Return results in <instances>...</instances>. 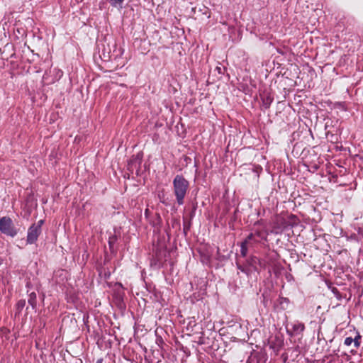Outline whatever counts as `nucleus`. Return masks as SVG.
<instances>
[{"label":"nucleus","instance_id":"nucleus-1","mask_svg":"<svg viewBox=\"0 0 363 363\" xmlns=\"http://www.w3.org/2000/svg\"><path fill=\"white\" fill-rule=\"evenodd\" d=\"M189 183L182 176L177 174L173 179V189L174 194L176 196L177 202L179 205H183L184 202V198L186 195Z\"/></svg>","mask_w":363,"mask_h":363},{"label":"nucleus","instance_id":"nucleus-2","mask_svg":"<svg viewBox=\"0 0 363 363\" xmlns=\"http://www.w3.org/2000/svg\"><path fill=\"white\" fill-rule=\"evenodd\" d=\"M0 231L11 238L18 234V230L15 228L13 220L11 218L4 216L0 218Z\"/></svg>","mask_w":363,"mask_h":363},{"label":"nucleus","instance_id":"nucleus-3","mask_svg":"<svg viewBox=\"0 0 363 363\" xmlns=\"http://www.w3.org/2000/svg\"><path fill=\"white\" fill-rule=\"evenodd\" d=\"M252 231L255 237L258 238V240H266L269 235L266 225L262 220H258L255 223Z\"/></svg>","mask_w":363,"mask_h":363},{"label":"nucleus","instance_id":"nucleus-4","mask_svg":"<svg viewBox=\"0 0 363 363\" xmlns=\"http://www.w3.org/2000/svg\"><path fill=\"white\" fill-rule=\"evenodd\" d=\"M41 231L39 229L36 228L35 226H33L32 225L28 229L27 233V238L26 243L28 245H32L35 243L40 235Z\"/></svg>","mask_w":363,"mask_h":363},{"label":"nucleus","instance_id":"nucleus-5","mask_svg":"<svg viewBox=\"0 0 363 363\" xmlns=\"http://www.w3.org/2000/svg\"><path fill=\"white\" fill-rule=\"evenodd\" d=\"M286 227V221L283 218L277 217L276 220L274 222L273 229L271 230V233L279 234L281 233Z\"/></svg>","mask_w":363,"mask_h":363},{"label":"nucleus","instance_id":"nucleus-6","mask_svg":"<svg viewBox=\"0 0 363 363\" xmlns=\"http://www.w3.org/2000/svg\"><path fill=\"white\" fill-rule=\"evenodd\" d=\"M305 330V325L303 323L296 321L292 323V330L294 334H299Z\"/></svg>","mask_w":363,"mask_h":363},{"label":"nucleus","instance_id":"nucleus-7","mask_svg":"<svg viewBox=\"0 0 363 363\" xmlns=\"http://www.w3.org/2000/svg\"><path fill=\"white\" fill-rule=\"evenodd\" d=\"M272 101H273V98L270 95H265L262 97V106L266 109L269 108Z\"/></svg>","mask_w":363,"mask_h":363},{"label":"nucleus","instance_id":"nucleus-8","mask_svg":"<svg viewBox=\"0 0 363 363\" xmlns=\"http://www.w3.org/2000/svg\"><path fill=\"white\" fill-rule=\"evenodd\" d=\"M249 264L254 268L255 270H257L256 264H259L260 266L262 265L261 260L259 259L257 257H252L248 261Z\"/></svg>","mask_w":363,"mask_h":363},{"label":"nucleus","instance_id":"nucleus-9","mask_svg":"<svg viewBox=\"0 0 363 363\" xmlns=\"http://www.w3.org/2000/svg\"><path fill=\"white\" fill-rule=\"evenodd\" d=\"M28 303L32 306L33 308H35L36 306V294L35 292H32L29 294L28 297Z\"/></svg>","mask_w":363,"mask_h":363},{"label":"nucleus","instance_id":"nucleus-10","mask_svg":"<svg viewBox=\"0 0 363 363\" xmlns=\"http://www.w3.org/2000/svg\"><path fill=\"white\" fill-rule=\"evenodd\" d=\"M109 1L113 7H116L121 9L123 8V4L124 0H110Z\"/></svg>","mask_w":363,"mask_h":363},{"label":"nucleus","instance_id":"nucleus-11","mask_svg":"<svg viewBox=\"0 0 363 363\" xmlns=\"http://www.w3.org/2000/svg\"><path fill=\"white\" fill-rule=\"evenodd\" d=\"M240 254L242 257H246L247 254V242H242L240 245Z\"/></svg>","mask_w":363,"mask_h":363},{"label":"nucleus","instance_id":"nucleus-12","mask_svg":"<svg viewBox=\"0 0 363 363\" xmlns=\"http://www.w3.org/2000/svg\"><path fill=\"white\" fill-rule=\"evenodd\" d=\"M361 339H362V336H361V335H360V334L357 332V333L356 336L353 338V343H354V346L356 348L359 347L360 344H361V342H360Z\"/></svg>","mask_w":363,"mask_h":363},{"label":"nucleus","instance_id":"nucleus-13","mask_svg":"<svg viewBox=\"0 0 363 363\" xmlns=\"http://www.w3.org/2000/svg\"><path fill=\"white\" fill-rule=\"evenodd\" d=\"M26 306V301L23 299L19 300L16 303V309L18 311V312H21L24 306Z\"/></svg>","mask_w":363,"mask_h":363},{"label":"nucleus","instance_id":"nucleus-14","mask_svg":"<svg viewBox=\"0 0 363 363\" xmlns=\"http://www.w3.org/2000/svg\"><path fill=\"white\" fill-rule=\"evenodd\" d=\"M255 238V235L253 233V231L250 233L248 235V236L246 238V239L243 241V242H247V244H248V242L250 241V240H254L255 242H259V240H257Z\"/></svg>","mask_w":363,"mask_h":363},{"label":"nucleus","instance_id":"nucleus-15","mask_svg":"<svg viewBox=\"0 0 363 363\" xmlns=\"http://www.w3.org/2000/svg\"><path fill=\"white\" fill-rule=\"evenodd\" d=\"M238 269L242 273L246 274L247 275H249L251 272V270L250 268L247 267L242 266L240 264H238Z\"/></svg>","mask_w":363,"mask_h":363},{"label":"nucleus","instance_id":"nucleus-16","mask_svg":"<svg viewBox=\"0 0 363 363\" xmlns=\"http://www.w3.org/2000/svg\"><path fill=\"white\" fill-rule=\"evenodd\" d=\"M43 223H44V220H40L36 223H33L32 225L35 226L36 228L39 229V230H40L42 232V225H43Z\"/></svg>","mask_w":363,"mask_h":363},{"label":"nucleus","instance_id":"nucleus-17","mask_svg":"<svg viewBox=\"0 0 363 363\" xmlns=\"http://www.w3.org/2000/svg\"><path fill=\"white\" fill-rule=\"evenodd\" d=\"M353 343V338L351 337H347L345 339L344 344L346 346H350Z\"/></svg>","mask_w":363,"mask_h":363},{"label":"nucleus","instance_id":"nucleus-18","mask_svg":"<svg viewBox=\"0 0 363 363\" xmlns=\"http://www.w3.org/2000/svg\"><path fill=\"white\" fill-rule=\"evenodd\" d=\"M116 238L115 237H111V238H109V240H108V245H109V247L110 248H112L113 247V245L114 244V242L116 241Z\"/></svg>","mask_w":363,"mask_h":363},{"label":"nucleus","instance_id":"nucleus-19","mask_svg":"<svg viewBox=\"0 0 363 363\" xmlns=\"http://www.w3.org/2000/svg\"><path fill=\"white\" fill-rule=\"evenodd\" d=\"M207 9V11H205L203 13V14L207 16L208 18H210L211 17V12H210V11L208 9Z\"/></svg>","mask_w":363,"mask_h":363},{"label":"nucleus","instance_id":"nucleus-20","mask_svg":"<svg viewBox=\"0 0 363 363\" xmlns=\"http://www.w3.org/2000/svg\"><path fill=\"white\" fill-rule=\"evenodd\" d=\"M216 70H217V72L219 73V74H222V68L220 67H216Z\"/></svg>","mask_w":363,"mask_h":363}]
</instances>
